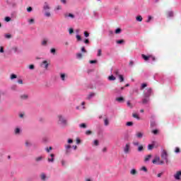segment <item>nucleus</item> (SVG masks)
Listing matches in <instances>:
<instances>
[{
    "mask_svg": "<svg viewBox=\"0 0 181 181\" xmlns=\"http://www.w3.org/2000/svg\"><path fill=\"white\" fill-rule=\"evenodd\" d=\"M27 11H28V12H32V7H28V8H27Z\"/></svg>",
    "mask_w": 181,
    "mask_h": 181,
    "instance_id": "64",
    "label": "nucleus"
},
{
    "mask_svg": "<svg viewBox=\"0 0 181 181\" xmlns=\"http://www.w3.org/2000/svg\"><path fill=\"white\" fill-rule=\"evenodd\" d=\"M133 118H136V119H139V116L136 113H134L132 115Z\"/></svg>",
    "mask_w": 181,
    "mask_h": 181,
    "instance_id": "27",
    "label": "nucleus"
},
{
    "mask_svg": "<svg viewBox=\"0 0 181 181\" xmlns=\"http://www.w3.org/2000/svg\"><path fill=\"white\" fill-rule=\"evenodd\" d=\"M140 170H143V172H146V173L148 172V169L145 166L141 167Z\"/></svg>",
    "mask_w": 181,
    "mask_h": 181,
    "instance_id": "28",
    "label": "nucleus"
},
{
    "mask_svg": "<svg viewBox=\"0 0 181 181\" xmlns=\"http://www.w3.org/2000/svg\"><path fill=\"white\" fill-rule=\"evenodd\" d=\"M21 100H28L29 98V96L28 95H21Z\"/></svg>",
    "mask_w": 181,
    "mask_h": 181,
    "instance_id": "18",
    "label": "nucleus"
},
{
    "mask_svg": "<svg viewBox=\"0 0 181 181\" xmlns=\"http://www.w3.org/2000/svg\"><path fill=\"white\" fill-rule=\"evenodd\" d=\"M59 121L62 124V125H67V120L62 115H58Z\"/></svg>",
    "mask_w": 181,
    "mask_h": 181,
    "instance_id": "2",
    "label": "nucleus"
},
{
    "mask_svg": "<svg viewBox=\"0 0 181 181\" xmlns=\"http://www.w3.org/2000/svg\"><path fill=\"white\" fill-rule=\"evenodd\" d=\"M136 20L137 21V22H142V16H136Z\"/></svg>",
    "mask_w": 181,
    "mask_h": 181,
    "instance_id": "19",
    "label": "nucleus"
},
{
    "mask_svg": "<svg viewBox=\"0 0 181 181\" xmlns=\"http://www.w3.org/2000/svg\"><path fill=\"white\" fill-rule=\"evenodd\" d=\"M83 35H84L85 37H88V36H90V33H88V32H87V31H85L83 33Z\"/></svg>",
    "mask_w": 181,
    "mask_h": 181,
    "instance_id": "35",
    "label": "nucleus"
},
{
    "mask_svg": "<svg viewBox=\"0 0 181 181\" xmlns=\"http://www.w3.org/2000/svg\"><path fill=\"white\" fill-rule=\"evenodd\" d=\"M156 123L155 122H151V127H152V128H153V127H156Z\"/></svg>",
    "mask_w": 181,
    "mask_h": 181,
    "instance_id": "49",
    "label": "nucleus"
},
{
    "mask_svg": "<svg viewBox=\"0 0 181 181\" xmlns=\"http://www.w3.org/2000/svg\"><path fill=\"white\" fill-rule=\"evenodd\" d=\"M18 76H16V74H11V80H13V78H17Z\"/></svg>",
    "mask_w": 181,
    "mask_h": 181,
    "instance_id": "37",
    "label": "nucleus"
},
{
    "mask_svg": "<svg viewBox=\"0 0 181 181\" xmlns=\"http://www.w3.org/2000/svg\"><path fill=\"white\" fill-rule=\"evenodd\" d=\"M50 157L51 158H48V162H52V163L54 162V154L53 153L50 154Z\"/></svg>",
    "mask_w": 181,
    "mask_h": 181,
    "instance_id": "10",
    "label": "nucleus"
},
{
    "mask_svg": "<svg viewBox=\"0 0 181 181\" xmlns=\"http://www.w3.org/2000/svg\"><path fill=\"white\" fill-rule=\"evenodd\" d=\"M32 144L29 141H25V146H30Z\"/></svg>",
    "mask_w": 181,
    "mask_h": 181,
    "instance_id": "40",
    "label": "nucleus"
},
{
    "mask_svg": "<svg viewBox=\"0 0 181 181\" xmlns=\"http://www.w3.org/2000/svg\"><path fill=\"white\" fill-rule=\"evenodd\" d=\"M20 132H21V129L16 128V129H15V134H16V135H18V134H19Z\"/></svg>",
    "mask_w": 181,
    "mask_h": 181,
    "instance_id": "29",
    "label": "nucleus"
},
{
    "mask_svg": "<svg viewBox=\"0 0 181 181\" xmlns=\"http://www.w3.org/2000/svg\"><path fill=\"white\" fill-rule=\"evenodd\" d=\"M152 132H153V134H154V135H156V134H158V129H155V130H153Z\"/></svg>",
    "mask_w": 181,
    "mask_h": 181,
    "instance_id": "61",
    "label": "nucleus"
},
{
    "mask_svg": "<svg viewBox=\"0 0 181 181\" xmlns=\"http://www.w3.org/2000/svg\"><path fill=\"white\" fill-rule=\"evenodd\" d=\"M175 152V153H179L180 152V148H179V147H176Z\"/></svg>",
    "mask_w": 181,
    "mask_h": 181,
    "instance_id": "46",
    "label": "nucleus"
},
{
    "mask_svg": "<svg viewBox=\"0 0 181 181\" xmlns=\"http://www.w3.org/2000/svg\"><path fill=\"white\" fill-rule=\"evenodd\" d=\"M50 52L52 54H54L56 53V49L54 48H52L50 49Z\"/></svg>",
    "mask_w": 181,
    "mask_h": 181,
    "instance_id": "42",
    "label": "nucleus"
},
{
    "mask_svg": "<svg viewBox=\"0 0 181 181\" xmlns=\"http://www.w3.org/2000/svg\"><path fill=\"white\" fill-rule=\"evenodd\" d=\"M80 128H87V125L85 123H82L79 125Z\"/></svg>",
    "mask_w": 181,
    "mask_h": 181,
    "instance_id": "30",
    "label": "nucleus"
},
{
    "mask_svg": "<svg viewBox=\"0 0 181 181\" xmlns=\"http://www.w3.org/2000/svg\"><path fill=\"white\" fill-rule=\"evenodd\" d=\"M131 148V145L129 143L127 144L124 147V153H129V149Z\"/></svg>",
    "mask_w": 181,
    "mask_h": 181,
    "instance_id": "3",
    "label": "nucleus"
},
{
    "mask_svg": "<svg viewBox=\"0 0 181 181\" xmlns=\"http://www.w3.org/2000/svg\"><path fill=\"white\" fill-rule=\"evenodd\" d=\"M160 161V158L159 156H156L155 158L152 160V163L154 165Z\"/></svg>",
    "mask_w": 181,
    "mask_h": 181,
    "instance_id": "6",
    "label": "nucleus"
},
{
    "mask_svg": "<svg viewBox=\"0 0 181 181\" xmlns=\"http://www.w3.org/2000/svg\"><path fill=\"white\" fill-rule=\"evenodd\" d=\"M133 145H134V146H139V142H138V141H134V142H133Z\"/></svg>",
    "mask_w": 181,
    "mask_h": 181,
    "instance_id": "55",
    "label": "nucleus"
},
{
    "mask_svg": "<svg viewBox=\"0 0 181 181\" xmlns=\"http://www.w3.org/2000/svg\"><path fill=\"white\" fill-rule=\"evenodd\" d=\"M104 122L106 127L110 124V122H108V119H105Z\"/></svg>",
    "mask_w": 181,
    "mask_h": 181,
    "instance_id": "39",
    "label": "nucleus"
},
{
    "mask_svg": "<svg viewBox=\"0 0 181 181\" xmlns=\"http://www.w3.org/2000/svg\"><path fill=\"white\" fill-rule=\"evenodd\" d=\"M81 52H83V53H87V50H86V48L84 47H81Z\"/></svg>",
    "mask_w": 181,
    "mask_h": 181,
    "instance_id": "57",
    "label": "nucleus"
},
{
    "mask_svg": "<svg viewBox=\"0 0 181 181\" xmlns=\"http://www.w3.org/2000/svg\"><path fill=\"white\" fill-rule=\"evenodd\" d=\"M125 41L124 40H119L117 41V43L118 45H122V43H124Z\"/></svg>",
    "mask_w": 181,
    "mask_h": 181,
    "instance_id": "31",
    "label": "nucleus"
},
{
    "mask_svg": "<svg viewBox=\"0 0 181 181\" xmlns=\"http://www.w3.org/2000/svg\"><path fill=\"white\" fill-rule=\"evenodd\" d=\"M76 39H77L78 42H80L81 40V36L80 35H77Z\"/></svg>",
    "mask_w": 181,
    "mask_h": 181,
    "instance_id": "44",
    "label": "nucleus"
},
{
    "mask_svg": "<svg viewBox=\"0 0 181 181\" xmlns=\"http://www.w3.org/2000/svg\"><path fill=\"white\" fill-rule=\"evenodd\" d=\"M92 134H93V132H91V130H87L86 132V135H91Z\"/></svg>",
    "mask_w": 181,
    "mask_h": 181,
    "instance_id": "38",
    "label": "nucleus"
},
{
    "mask_svg": "<svg viewBox=\"0 0 181 181\" xmlns=\"http://www.w3.org/2000/svg\"><path fill=\"white\" fill-rule=\"evenodd\" d=\"M66 78V74H61V78L63 81H64V78Z\"/></svg>",
    "mask_w": 181,
    "mask_h": 181,
    "instance_id": "43",
    "label": "nucleus"
},
{
    "mask_svg": "<svg viewBox=\"0 0 181 181\" xmlns=\"http://www.w3.org/2000/svg\"><path fill=\"white\" fill-rule=\"evenodd\" d=\"M115 33H116L117 35L121 33V28H117V29H116Z\"/></svg>",
    "mask_w": 181,
    "mask_h": 181,
    "instance_id": "41",
    "label": "nucleus"
},
{
    "mask_svg": "<svg viewBox=\"0 0 181 181\" xmlns=\"http://www.w3.org/2000/svg\"><path fill=\"white\" fill-rule=\"evenodd\" d=\"M62 9V6H57L56 8H55V11H60Z\"/></svg>",
    "mask_w": 181,
    "mask_h": 181,
    "instance_id": "53",
    "label": "nucleus"
},
{
    "mask_svg": "<svg viewBox=\"0 0 181 181\" xmlns=\"http://www.w3.org/2000/svg\"><path fill=\"white\" fill-rule=\"evenodd\" d=\"M5 37H6V39H11V37H12V35H11V34H6Z\"/></svg>",
    "mask_w": 181,
    "mask_h": 181,
    "instance_id": "47",
    "label": "nucleus"
},
{
    "mask_svg": "<svg viewBox=\"0 0 181 181\" xmlns=\"http://www.w3.org/2000/svg\"><path fill=\"white\" fill-rule=\"evenodd\" d=\"M116 101H118L119 103H122L124 101V99L123 97H119V98H116Z\"/></svg>",
    "mask_w": 181,
    "mask_h": 181,
    "instance_id": "15",
    "label": "nucleus"
},
{
    "mask_svg": "<svg viewBox=\"0 0 181 181\" xmlns=\"http://www.w3.org/2000/svg\"><path fill=\"white\" fill-rule=\"evenodd\" d=\"M76 57H77L78 59H81V58L83 57V54H81V53L77 54H76Z\"/></svg>",
    "mask_w": 181,
    "mask_h": 181,
    "instance_id": "36",
    "label": "nucleus"
},
{
    "mask_svg": "<svg viewBox=\"0 0 181 181\" xmlns=\"http://www.w3.org/2000/svg\"><path fill=\"white\" fill-rule=\"evenodd\" d=\"M29 23H35V19L31 18L28 21Z\"/></svg>",
    "mask_w": 181,
    "mask_h": 181,
    "instance_id": "58",
    "label": "nucleus"
},
{
    "mask_svg": "<svg viewBox=\"0 0 181 181\" xmlns=\"http://www.w3.org/2000/svg\"><path fill=\"white\" fill-rule=\"evenodd\" d=\"M152 149H153V144H148V151H152Z\"/></svg>",
    "mask_w": 181,
    "mask_h": 181,
    "instance_id": "23",
    "label": "nucleus"
},
{
    "mask_svg": "<svg viewBox=\"0 0 181 181\" xmlns=\"http://www.w3.org/2000/svg\"><path fill=\"white\" fill-rule=\"evenodd\" d=\"M141 57H142V59H144V60H145V62H148V60H149V59L151 58V55L146 56V55L142 54Z\"/></svg>",
    "mask_w": 181,
    "mask_h": 181,
    "instance_id": "8",
    "label": "nucleus"
},
{
    "mask_svg": "<svg viewBox=\"0 0 181 181\" xmlns=\"http://www.w3.org/2000/svg\"><path fill=\"white\" fill-rule=\"evenodd\" d=\"M127 107H129L130 108H132V104L130 101H127Z\"/></svg>",
    "mask_w": 181,
    "mask_h": 181,
    "instance_id": "50",
    "label": "nucleus"
},
{
    "mask_svg": "<svg viewBox=\"0 0 181 181\" xmlns=\"http://www.w3.org/2000/svg\"><path fill=\"white\" fill-rule=\"evenodd\" d=\"M64 17L65 18H71L72 19H74V14H71V13H69V14H65L64 15Z\"/></svg>",
    "mask_w": 181,
    "mask_h": 181,
    "instance_id": "14",
    "label": "nucleus"
},
{
    "mask_svg": "<svg viewBox=\"0 0 181 181\" xmlns=\"http://www.w3.org/2000/svg\"><path fill=\"white\" fill-rule=\"evenodd\" d=\"M148 101H149V99L144 98V99H143L142 103H143V104H148Z\"/></svg>",
    "mask_w": 181,
    "mask_h": 181,
    "instance_id": "26",
    "label": "nucleus"
},
{
    "mask_svg": "<svg viewBox=\"0 0 181 181\" xmlns=\"http://www.w3.org/2000/svg\"><path fill=\"white\" fill-rule=\"evenodd\" d=\"M181 171H177L174 177L175 180H180Z\"/></svg>",
    "mask_w": 181,
    "mask_h": 181,
    "instance_id": "4",
    "label": "nucleus"
},
{
    "mask_svg": "<svg viewBox=\"0 0 181 181\" xmlns=\"http://www.w3.org/2000/svg\"><path fill=\"white\" fill-rule=\"evenodd\" d=\"M101 53H102L101 49H98V54H97V56L100 57V56H101V54H102Z\"/></svg>",
    "mask_w": 181,
    "mask_h": 181,
    "instance_id": "54",
    "label": "nucleus"
},
{
    "mask_svg": "<svg viewBox=\"0 0 181 181\" xmlns=\"http://www.w3.org/2000/svg\"><path fill=\"white\" fill-rule=\"evenodd\" d=\"M90 64H94L97 63V60H90Z\"/></svg>",
    "mask_w": 181,
    "mask_h": 181,
    "instance_id": "62",
    "label": "nucleus"
},
{
    "mask_svg": "<svg viewBox=\"0 0 181 181\" xmlns=\"http://www.w3.org/2000/svg\"><path fill=\"white\" fill-rule=\"evenodd\" d=\"M161 159L165 161V163H169V160L168 159V152L166 150H163L161 153Z\"/></svg>",
    "mask_w": 181,
    "mask_h": 181,
    "instance_id": "1",
    "label": "nucleus"
},
{
    "mask_svg": "<svg viewBox=\"0 0 181 181\" xmlns=\"http://www.w3.org/2000/svg\"><path fill=\"white\" fill-rule=\"evenodd\" d=\"M13 50H14V53L18 52V47H13Z\"/></svg>",
    "mask_w": 181,
    "mask_h": 181,
    "instance_id": "59",
    "label": "nucleus"
},
{
    "mask_svg": "<svg viewBox=\"0 0 181 181\" xmlns=\"http://www.w3.org/2000/svg\"><path fill=\"white\" fill-rule=\"evenodd\" d=\"M69 35H71L72 33H74V30L73 28H69Z\"/></svg>",
    "mask_w": 181,
    "mask_h": 181,
    "instance_id": "48",
    "label": "nucleus"
},
{
    "mask_svg": "<svg viewBox=\"0 0 181 181\" xmlns=\"http://www.w3.org/2000/svg\"><path fill=\"white\" fill-rule=\"evenodd\" d=\"M94 95H95V93H90V94H89L88 95V100H90V98H91L92 97H94Z\"/></svg>",
    "mask_w": 181,
    "mask_h": 181,
    "instance_id": "32",
    "label": "nucleus"
},
{
    "mask_svg": "<svg viewBox=\"0 0 181 181\" xmlns=\"http://www.w3.org/2000/svg\"><path fill=\"white\" fill-rule=\"evenodd\" d=\"M42 64H45V69H47V67H49V63H47V61H43Z\"/></svg>",
    "mask_w": 181,
    "mask_h": 181,
    "instance_id": "20",
    "label": "nucleus"
},
{
    "mask_svg": "<svg viewBox=\"0 0 181 181\" xmlns=\"http://www.w3.org/2000/svg\"><path fill=\"white\" fill-rule=\"evenodd\" d=\"M29 69H30V70H33V69H35V65L30 64V65L29 66Z\"/></svg>",
    "mask_w": 181,
    "mask_h": 181,
    "instance_id": "52",
    "label": "nucleus"
},
{
    "mask_svg": "<svg viewBox=\"0 0 181 181\" xmlns=\"http://www.w3.org/2000/svg\"><path fill=\"white\" fill-rule=\"evenodd\" d=\"M151 94H152V88H149L147 89V93L145 94V97L149 98L151 97Z\"/></svg>",
    "mask_w": 181,
    "mask_h": 181,
    "instance_id": "5",
    "label": "nucleus"
},
{
    "mask_svg": "<svg viewBox=\"0 0 181 181\" xmlns=\"http://www.w3.org/2000/svg\"><path fill=\"white\" fill-rule=\"evenodd\" d=\"M42 159H43V157L40 156V157H37L35 158V160H36V162H40V160H42Z\"/></svg>",
    "mask_w": 181,
    "mask_h": 181,
    "instance_id": "33",
    "label": "nucleus"
},
{
    "mask_svg": "<svg viewBox=\"0 0 181 181\" xmlns=\"http://www.w3.org/2000/svg\"><path fill=\"white\" fill-rule=\"evenodd\" d=\"M65 148H66V155H69V153H70V152H71L70 149H71V145H66L65 146Z\"/></svg>",
    "mask_w": 181,
    "mask_h": 181,
    "instance_id": "7",
    "label": "nucleus"
},
{
    "mask_svg": "<svg viewBox=\"0 0 181 181\" xmlns=\"http://www.w3.org/2000/svg\"><path fill=\"white\" fill-rule=\"evenodd\" d=\"M108 80H110V81H114V80H115V76L112 75L108 77Z\"/></svg>",
    "mask_w": 181,
    "mask_h": 181,
    "instance_id": "21",
    "label": "nucleus"
},
{
    "mask_svg": "<svg viewBox=\"0 0 181 181\" xmlns=\"http://www.w3.org/2000/svg\"><path fill=\"white\" fill-rule=\"evenodd\" d=\"M173 16V12L172 11H168L167 13V18H172Z\"/></svg>",
    "mask_w": 181,
    "mask_h": 181,
    "instance_id": "16",
    "label": "nucleus"
},
{
    "mask_svg": "<svg viewBox=\"0 0 181 181\" xmlns=\"http://www.w3.org/2000/svg\"><path fill=\"white\" fill-rule=\"evenodd\" d=\"M5 21L6 22H11V18L9 17H6Z\"/></svg>",
    "mask_w": 181,
    "mask_h": 181,
    "instance_id": "63",
    "label": "nucleus"
},
{
    "mask_svg": "<svg viewBox=\"0 0 181 181\" xmlns=\"http://www.w3.org/2000/svg\"><path fill=\"white\" fill-rule=\"evenodd\" d=\"M136 136L137 138H142L144 136V134L142 132H137Z\"/></svg>",
    "mask_w": 181,
    "mask_h": 181,
    "instance_id": "17",
    "label": "nucleus"
},
{
    "mask_svg": "<svg viewBox=\"0 0 181 181\" xmlns=\"http://www.w3.org/2000/svg\"><path fill=\"white\" fill-rule=\"evenodd\" d=\"M119 78L120 80V83H122V81H124V76L122 75H119Z\"/></svg>",
    "mask_w": 181,
    "mask_h": 181,
    "instance_id": "34",
    "label": "nucleus"
},
{
    "mask_svg": "<svg viewBox=\"0 0 181 181\" xmlns=\"http://www.w3.org/2000/svg\"><path fill=\"white\" fill-rule=\"evenodd\" d=\"M138 172L135 169H132L130 170V175H132V176H135V175H137Z\"/></svg>",
    "mask_w": 181,
    "mask_h": 181,
    "instance_id": "12",
    "label": "nucleus"
},
{
    "mask_svg": "<svg viewBox=\"0 0 181 181\" xmlns=\"http://www.w3.org/2000/svg\"><path fill=\"white\" fill-rule=\"evenodd\" d=\"M41 179H42V180H46V175L42 174L41 175Z\"/></svg>",
    "mask_w": 181,
    "mask_h": 181,
    "instance_id": "45",
    "label": "nucleus"
},
{
    "mask_svg": "<svg viewBox=\"0 0 181 181\" xmlns=\"http://www.w3.org/2000/svg\"><path fill=\"white\" fill-rule=\"evenodd\" d=\"M43 9L45 11H49V9H50V6H49V4L47 3H46V2L45 3Z\"/></svg>",
    "mask_w": 181,
    "mask_h": 181,
    "instance_id": "11",
    "label": "nucleus"
},
{
    "mask_svg": "<svg viewBox=\"0 0 181 181\" xmlns=\"http://www.w3.org/2000/svg\"><path fill=\"white\" fill-rule=\"evenodd\" d=\"M151 158H152L151 154L146 156L145 158H144V162H148V160H149V159H151Z\"/></svg>",
    "mask_w": 181,
    "mask_h": 181,
    "instance_id": "13",
    "label": "nucleus"
},
{
    "mask_svg": "<svg viewBox=\"0 0 181 181\" xmlns=\"http://www.w3.org/2000/svg\"><path fill=\"white\" fill-rule=\"evenodd\" d=\"M142 151H144V146L141 145L138 148V151L139 152H142Z\"/></svg>",
    "mask_w": 181,
    "mask_h": 181,
    "instance_id": "24",
    "label": "nucleus"
},
{
    "mask_svg": "<svg viewBox=\"0 0 181 181\" xmlns=\"http://www.w3.org/2000/svg\"><path fill=\"white\" fill-rule=\"evenodd\" d=\"M45 16H47V18H49V16H51L50 12H46Z\"/></svg>",
    "mask_w": 181,
    "mask_h": 181,
    "instance_id": "60",
    "label": "nucleus"
},
{
    "mask_svg": "<svg viewBox=\"0 0 181 181\" xmlns=\"http://www.w3.org/2000/svg\"><path fill=\"white\" fill-rule=\"evenodd\" d=\"M93 145H95V146H98V140H95L93 142Z\"/></svg>",
    "mask_w": 181,
    "mask_h": 181,
    "instance_id": "51",
    "label": "nucleus"
},
{
    "mask_svg": "<svg viewBox=\"0 0 181 181\" xmlns=\"http://www.w3.org/2000/svg\"><path fill=\"white\" fill-rule=\"evenodd\" d=\"M146 87H148V84L142 83L140 89L144 90V88H145Z\"/></svg>",
    "mask_w": 181,
    "mask_h": 181,
    "instance_id": "25",
    "label": "nucleus"
},
{
    "mask_svg": "<svg viewBox=\"0 0 181 181\" xmlns=\"http://www.w3.org/2000/svg\"><path fill=\"white\" fill-rule=\"evenodd\" d=\"M47 42H49V39L45 38L41 42L42 46H47Z\"/></svg>",
    "mask_w": 181,
    "mask_h": 181,
    "instance_id": "9",
    "label": "nucleus"
},
{
    "mask_svg": "<svg viewBox=\"0 0 181 181\" xmlns=\"http://www.w3.org/2000/svg\"><path fill=\"white\" fill-rule=\"evenodd\" d=\"M126 125H127V127H132V125H134V122H127L126 123Z\"/></svg>",
    "mask_w": 181,
    "mask_h": 181,
    "instance_id": "22",
    "label": "nucleus"
},
{
    "mask_svg": "<svg viewBox=\"0 0 181 181\" xmlns=\"http://www.w3.org/2000/svg\"><path fill=\"white\" fill-rule=\"evenodd\" d=\"M152 20V16H149L148 20L146 21L147 23H149Z\"/></svg>",
    "mask_w": 181,
    "mask_h": 181,
    "instance_id": "56",
    "label": "nucleus"
}]
</instances>
